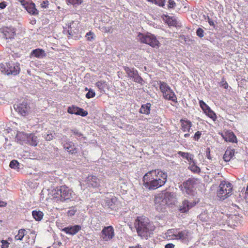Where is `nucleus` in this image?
<instances>
[{"mask_svg": "<svg viewBox=\"0 0 248 248\" xmlns=\"http://www.w3.org/2000/svg\"><path fill=\"white\" fill-rule=\"evenodd\" d=\"M167 178V172L160 169L149 170L143 176V186L149 190H155L163 186Z\"/></svg>", "mask_w": 248, "mask_h": 248, "instance_id": "obj_1", "label": "nucleus"}, {"mask_svg": "<svg viewBox=\"0 0 248 248\" xmlns=\"http://www.w3.org/2000/svg\"><path fill=\"white\" fill-rule=\"evenodd\" d=\"M134 226L138 236L145 239L153 233L155 229L153 223L149 220L148 217L145 216L137 217L135 220Z\"/></svg>", "mask_w": 248, "mask_h": 248, "instance_id": "obj_2", "label": "nucleus"}, {"mask_svg": "<svg viewBox=\"0 0 248 248\" xmlns=\"http://www.w3.org/2000/svg\"><path fill=\"white\" fill-rule=\"evenodd\" d=\"M74 195L73 191L68 186L62 185L57 186L52 191V200L56 202H64L70 200Z\"/></svg>", "mask_w": 248, "mask_h": 248, "instance_id": "obj_3", "label": "nucleus"}, {"mask_svg": "<svg viewBox=\"0 0 248 248\" xmlns=\"http://www.w3.org/2000/svg\"><path fill=\"white\" fill-rule=\"evenodd\" d=\"M233 191V185L225 180L219 183L217 191V196L219 200L223 201L231 196Z\"/></svg>", "mask_w": 248, "mask_h": 248, "instance_id": "obj_4", "label": "nucleus"}, {"mask_svg": "<svg viewBox=\"0 0 248 248\" xmlns=\"http://www.w3.org/2000/svg\"><path fill=\"white\" fill-rule=\"evenodd\" d=\"M138 39L141 44L148 45L153 48H158L160 46V42L155 36L149 32L145 33L139 32Z\"/></svg>", "mask_w": 248, "mask_h": 248, "instance_id": "obj_5", "label": "nucleus"}, {"mask_svg": "<svg viewBox=\"0 0 248 248\" xmlns=\"http://www.w3.org/2000/svg\"><path fill=\"white\" fill-rule=\"evenodd\" d=\"M0 70L7 75L12 74L16 76L19 73L20 67L12 62H5L0 64Z\"/></svg>", "mask_w": 248, "mask_h": 248, "instance_id": "obj_6", "label": "nucleus"}, {"mask_svg": "<svg viewBox=\"0 0 248 248\" xmlns=\"http://www.w3.org/2000/svg\"><path fill=\"white\" fill-rule=\"evenodd\" d=\"M176 229H170L168 231L170 236L174 237L175 239L179 240L182 242H186L188 240L189 231L187 230L176 232Z\"/></svg>", "mask_w": 248, "mask_h": 248, "instance_id": "obj_7", "label": "nucleus"}, {"mask_svg": "<svg viewBox=\"0 0 248 248\" xmlns=\"http://www.w3.org/2000/svg\"><path fill=\"white\" fill-rule=\"evenodd\" d=\"M115 235L114 228L111 226L104 227L100 232V239L104 242H108L114 238Z\"/></svg>", "mask_w": 248, "mask_h": 248, "instance_id": "obj_8", "label": "nucleus"}, {"mask_svg": "<svg viewBox=\"0 0 248 248\" xmlns=\"http://www.w3.org/2000/svg\"><path fill=\"white\" fill-rule=\"evenodd\" d=\"M86 183L88 186L94 188L100 187V179L95 175H89L86 179Z\"/></svg>", "mask_w": 248, "mask_h": 248, "instance_id": "obj_9", "label": "nucleus"}, {"mask_svg": "<svg viewBox=\"0 0 248 248\" xmlns=\"http://www.w3.org/2000/svg\"><path fill=\"white\" fill-rule=\"evenodd\" d=\"M198 203H199V200L190 202L187 200H184L179 207V211L182 213H186L189 209L194 207Z\"/></svg>", "mask_w": 248, "mask_h": 248, "instance_id": "obj_10", "label": "nucleus"}, {"mask_svg": "<svg viewBox=\"0 0 248 248\" xmlns=\"http://www.w3.org/2000/svg\"><path fill=\"white\" fill-rule=\"evenodd\" d=\"M14 108H15L16 111L18 113L23 116H25L28 114V112L30 110V107L29 106L28 102L25 101L17 105L16 107Z\"/></svg>", "mask_w": 248, "mask_h": 248, "instance_id": "obj_11", "label": "nucleus"}, {"mask_svg": "<svg viewBox=\"0 0 248 248\" xmlns=\"http://www.w3.org/2000/svg\"><path fill=\"white\" fill-rule=\"evenodd\" d=\"M193 186H194V181L191 179H188L184 182L182 191L187 195H191L193 191Z\"/></svg>", "mask_w": 248, "mask_h": 248, "instance_id": "obj_12", "label": "nucleus"}, {"mask_svg": "<svg viewBox=\"0 0 248 248\" xmlns=\"http://www.w3.org/2000/svg\"><path fill=\"white\" fill-rule=\"evenodd\" d=\"M221 136L222 137L224 140L227 142L231 143H237V139L233 132L230 130H227L224 132L223 133L221 134Z\"/></svg>", "mask_w": 248, "mask_h": 248, "instance_id": "obj_13", "label": "nucleus"}, {"mask_svg": "<svg viewBox=\"0 0 248 248\" xmlns=\"http://www.w3.org/2000/svg\"><path fill=\"white\" fill-rule=\"evenodd\" d=\"M2 33L6 39H13L16 36V30L11 27H5L2 28Z\"/></svg>", "mask_w": 248, "mask_h": 248, "instance_id": "obj_14", "label": "nucleus"}, {"mask_svg": "<svg viewBox=\"0 0 248 248\" xmlns=\"http://www.w3.org/2000/svg\"><path fill=\"white\" fill-rule=\"evenodd\" d=\"M20 135L26 137L27 138V141L31 146H36L38 143L37 137L34 134L30 133L29 134H24L23 133H19L17 135V137Z\"/></svg>", "mask_w": 248, "mask_h": 248, "instance_id": "obj_15", "label": "nucleus"}, {"mask_svg": "<svg viewBox=\"0 0 248 248\" xmlns=\"http://www.w3.org/2000/svg\"><path fill=\"white\" fill-rule=\"evenodd\" d=\"M81 227L80 225H76L75 226L65 227L62 229V231L67 234L73 235L80 231Z\"/></svg>", "mask_w": 248, "mask_h": 248, "instance_id": "obj_16", "label": "nucleus"}, {"mask_svg": "<svg viewBox=\"0 0 248 248\" xmlns=\"http://www.w3.org/2000/svg\"><path fill=\"white\" fill-rule=\"evenodd\" d=\"M79 23L78 21H72L69 24L68 32L69 34L73 35L77 34L79 32Z\"/></svg>", "mask_w": 248, "mask_h": 248, "instance_id": "obj_17", "label": "nucleus"}, {"mask_svg": "<svg viewBox=\"0 0 248 248\" xmlns=\"http://www.w3.org/2000/svg\"><path fill=\"white\" fill-rule=\"evenodd\" d=\"M65 151L71 154H75L77 153V148L75 145L72 141H66L63 144Z\"/></svg>", "mask_w": 248, "mask_h": 248, "instance_id": "obj_18", "label": "nucleus"}, {"mask_svg": "<svg viewBox=\"0 0 248 248\" xmlns=\"http://www.w3.org/2000/svg\"><path fill=\"white\" fill-rule=\"evenodd\" d=\"M180 124H181V129L183 132H189L190 128L192 126V124L190 120L186 119H180Z\"/></svg>", "mask_w": 248, "mask_h": 248, "instance_id": "obj_19", "label": "nucleus"}, {"mask_svg": "<svg viewBox=\"0 0 248 248\" xmlns=\"http://www.w3.org/2000/svg\"><path fill=\"white\" fill-rule=\"evenodd\" d=\"M22 5H23L24 8L26 9V11H27L28 13H30V14L36 15L38 13L35 7V4L33 3L22 4Z\"/></svg>", "mask_w": 248, "mask_h": 248, "instance_id": "obj_20", "label": "nucleus"}, {"mask_svg": "<svg viewBox=\"0 0 248 248\" xmlns=\"http://www.w3.org/2000/svg\"><path fill=\"white\" fill-rule=\"evenodd\" d=\"M163 93L164 97L166 99L168 100H171L172 101H175L176 100V97L175 95L174 92L171 90H169L167 91L161 92Z\"/></svg>", "mask_w": 248, "mask_h": 248, "instance_id": "obj_21", "label": "nucleus"}, {"mask_svg": "<svg viewBox=\"0 0 248 248\" xmlns=\"http://www.w3.org/2000/svg\"><path fill=\"white\" fill-rule=\"evenodd\" d=\"M234 150L232 149H227L225 151V154L223 155V160L226 162H229L230 160L233 157Z\"/></svg>", "mask_w": 248, "mask_h": 248, "instance_id": "obj_22", "label": "nucleus"}, {"mask_svg": "<svg viewBox=\"0 0 248 248\" xmlns=\"http://www.w3.org/2000/svg\"><path fill=\"white\" fill-rule=\"evenodd\" d=\"M177 154L178 155H180V156L186 159V160H187L188 162L193 163V161L195 160L193 159V155L188 152L178 151Z\"/></svg>", "mask_w": 248, "mask_h": 248, "instance_id": "obj_23", "label": "nucleus"}, {"mask_svg": "<svg viewBox=\"0 0 248 248\" xmlns=\"http://www.w3.org/2000/svg\"><path fill=\"white\" fill-rule=\"evenodd\" d=\"M31 55L37 58H43L46 56V54L42 49L37 48L32 50Z\"/></svg>", "mask_w": 248, "mask_h": 248, "instance_id": "obj_24", "label": "nucleus"}, {"mask_svg": "<svg viewBox=\"0 0 248 248\" xmlns=\"http://www.w3.org/2000/svg\"><path fill=\"white\" fill-rule=\"evenodd\" d=\"M150 107H151V104L150 103L141 105V108L140 109V113L145 115H149L150 113Z\"/></svg>", "mask_w": 248, "mask_h": 248, "instance_id": "obj_25", "label": "nucleus"}, {"mask_svg": "<svg viewBox=\"0 0 248 248\" xmlns=\"http://www.w3.org/2000/svg\"><path fill=\"white\" fill-rule=\"evenodd\" d=\"M189 166L188 169L194 173H200L201 169L200 168L195 165V160L194 163L188 162Z\"/></svg>", "mask_w": 248, "mask_h": 248, "instance_id": "obj_26", "label": "nucleus"}, {"mask_svg": "<svg viewBox=\"0 0 248 248\" xmlns=\"http://www.w3.org/2000/svg\"><path fill=\"white\" fill-rule=\"evenodd\" d=\"M173 199V194L170 192H167L164 194L163 202L166 204H169Z\"/></svg>", "mask_w": 248, "mask_h": 248, "instance_id": "obj_27", "label": "nucleus"}, {"mask_svg": "<svg viewBox=\"0 0 248 248\" xmlns=\"http://www.w3.org/2000/svg\"><path fill=\"white\" fill-rule=\"evenodd\" d=\"M32 215L34 219L39 221L42 219L43 213L40 211L33 210L32 212Z\"/></svg>", "mask_w": 248, "mask_h": 248, "instance_id": "obj_28", "label": "nucleus"}, {"mask_svg": "<svg viewBox=\"0 0 248 248\" xmlns=\"http://www.w3.org/2000/svg\"><path fill=\"white\" fill-rule=\"evenodd\" d=\"M204 112L206 115L209 117V118L211 119L214 121H216L217 119V115L215 114L212 109H208L207 110L204 111Z\"/></svg>", "mask_w": 248, "mask_h": 248, "instance_id": "obj_29", "label": "nucleus"}, {"mask_svg": "<svg viewBox=\"0 0 248 248\" xmlns=\"http://www.w3.org/2000/svg\"><path fill=\"white\" fill-rule=\"evenodd\" d=\"M124 69L125 72H126V74L128 75L129 78L133 77L136 76H138L139 75L137 73V71H135L133 69H130L127 67H124Z\"/></svg>", "mask_w": 248, "mask_h": 248, "instance_id": "obj_30", "label": "nucleus"}, {"mask_svg": "<svg viewBox=\"0 0 248 248\" xmlns=\"http://www.w3.org/2000/svg\"><path fill=\"white\" fill-rule=\"evenodd\" d=\"M26 234V230L24 229H20L18 231V233L15 236L16 240H21Z\"/></svg>", "mask_w": 248, "mask_h": 248, "instance_id": "obj_31", "label": "nucleus"}, {"mask_svg": "<svg viewBox=\"0 0 248 248\" xmlns=\"http://www.w3.org/2000/svg\"><path fill=\"white\" fill-rule=\"evenodd\" d=\"M159 85L160 90H161V92L171 90L170 86H169L165 82L159 81Z\"/></svg>", "mask_w": 248, "mask_h": 248, "instance_id": "obj_32", "label": "nucleus"}, {"mask_svg": "<svg viewBox=\"0 0 248 248\" xmlns=\"http://www.w3.org/2000/svg\"><path fill=\"white\" fill-rule=\"evenodd\" d=\"M95 85L100 91H104L105 88L107 87V85L106 81H100L96 82Z\"/></svg>", "mask_w": 248, "mask_h": 248, "instance_id": "obj_33", "label": "nucleus"}, {"mask_svg": "<svg viewBox=\"0 0 248 248\" xmlns=\"http://www.w3.org/2000/svg\"><path fill=\"white\" fill-rule=\"evenodd\" d=\"M166 22L169 26L176 27L177 25V21L173 17H168L167 20H166Z\"/></svg>", "mask_w": 248, "mask_h": 248, "instance_id": "obj_34", "label": "nucleus"}, {"mask_svg": "<svg viewBox=\"0 0 248 248\" xmlns=\"http://www.w3.org/2000/svg\"><path fill=\"white\" fill-rule=\"evenodd\" d=\"M80 108H79L78 107H76L75 106L73 105L72 106L69 107L68 108H67V112L71 114H75L76 112Z\"/></svg>", "mask_w": 248, "mask_h": 248, "instance_id": "obj_35", "label": "nucleus"}, {"mask_svg": "<svg viewBox=\"0 0 248 248\" xmlns=\"http://www.w3.org/2000/svg\"><path fill=\"white\" fill-rule=\"evenodd\" d=\"M149 2L154 3L160 7H164L165 5V0H151Z\"/></svg>", "mask_w": 248, "mask_h": 248, "instance_id": "obj_36", "label": "nucleus"}, {"mask_svg": "<svg viewBox=\"0 0 248 248\" xmlns=\"http://www.w3.org/2000/svg\"><path fill=\"white\" fill-rule=\"evenodd\" d=\"M85 37L87 38V41H92L95 38V35H94V32L90 31L86 34Z\"/></svg>", "mask_w": 248, "mask_h": 248, "instance_id": "obj_37", "label": "nucleus"}, {"mask_svg": "<svg viewBox=\"0 0 248 248\" xmlns=\"http://www.w3.org/2000/svg\"><path fill=\"white\" fill-rule=\"evenodd\" d=\"M200 105L201 108H202L203 111L207 110H210L211 109V108H209V107L205 103V102L202 100L200 101Z\"/></svg>", "mask_w": 248, "mask_h": 248, "instance_id": "obj_38", "label": "nucleus"}, {"mask_svg": "<svg viewBox=\"0 0 248 248\" xmlns=\"http://www.w3.org/2000/svg\"><path fill=\"white\" fill-rule=\"evenodd\" d=\"M75 115H79L83 117H85L87 116L88 115V111L86 110H85L84 109L81 108L78 110V111H77L76 112Z\"/></svg>", "mask_w": 248, "mask_h": 248, "instance_id": "obj_39", "label": "nucleus"}, {"mask_svg": "<svg viewBox=\"0 0 248 248\" xmlns=\"http://www.w3.org/2000/svg\"><path fill=\"white\" fill-rule=\"evenodd\" d=\"M67 2L71 5L77 6L81 5L82 3V0H66Z\"/></svg>", "mask_w": 248, "mask_h": 248, "instance_id": "obj_40", "label": "nucleus"}, {"mask_svg": "<svg viewBox=\"0 0 248 248\" xmlns=\"http://www.w3.org/2000/svg\"><path fill=\"white\" fill-rule=\"evenodd\" d=\"M176 7V3L173 0H168L167 8L168 9H174Z\"/></svg>", "mask_w": 248, "mask_h": 248, "instance_id": "obj_41", "label": "nucleus"}, {"mask_svg": "<svg viewBox=\"0 0 248 248\" xmlns=\"http://www.w3.org/2000/svg\"><path fill=\"white\" fill-rule=\"evenodd\" d=\"M19 164L18 163V161L16 160H13L10 163L9 167L12 169H16L18 168V166Z\"/></svg>", "mask_w": 248, "mask_h": 248, "instance_id": "obj_42", "label": "nucleus"}, {"mask_svg": "<svg viewBox=\"0 0 248 248\" xmlns=\"http://www.w3.org/2000/svg\"><path fill=\"white\" fill-rule=\"evenodd\" d=\"M116 201V198H112L110 199H108V201H107V203H108V207H109L110 208H112V205Z\"/></svg>", "mask_w": 248, "mask_h": 248, "instance_id": "obj_43", "label": "nucleus"}, {"mask_svg": "<svg viewBox=\"0 0 248 248\" xmlns=\"http://www.w3.org/2000/svg\"><path fill=\"white\" fill-rule=\"evenodd\" d=\"M130 78L133 79L134 82H137L138 83H141V82L143 81V79H142V78L139 75H137L135 77H131Z\"/></svg>", "mask_w": 248, "mask_h": 248, "instance_id": "obj_44", "label": "nucleus"}, {"mask_svg": "<svg viewBox=\"0 0 248 248\" xmlns=\"http://www.w3.org/2000/svg\"><path fill=\"white\" fill-rule=\"evenodd\" d=\"M202 135L201 132L197 131L195 133L194 136H193V140L195 141H198V140L201 138Z\"/></svg>", "mask_w": 248, "mask_h": 248, "instance_id": "obj_45", "label": "nucleus"}, {"mask_svg": "<svg viewBox=\"0 0 248 248\" xmlns=\"http://www.w3.org/2000/svg\"><path fill=\"white\" fill-rule=\"evenodd\" d=\"M95 96V93L93 92V91L90 90L88 91L87 94H86V97L88 99H90L92 97H94Z\"/></svg>", "mask_w": 248, "mask_h": 248, "instance_id": "obj_46", "label": "nucleus"}, {"mask_svg": "<svg viewBox=\"0 0 248 248\" xmlns=\"http://www.w3.org/2000/svg\"><path fill=\"white\" fill-rule=\"evenodd\" d=\"M196 34L197 35H198V37L202 38L203 36V31L201 28H199L198 30H197L196 31Z\"/></svg>", "mask_w": 248, "mask_h": 248, "instance_id": "obj_47", "label": "nucleus"}, {"mask_svg": "<svg viewBox=\"0 0 248 248\" xmlns=\"http://www.w3.org/2000/svg\"><path fill=\"white\" fill-rule=\"evenodd\" d=\"M1 248H8V246L9 245V243L6 240H2L1 241Z\"/></svg>", "mask_w": 248, "mask_h": 248, "instance_id": "obj_48", "label": "nucleus"}, {"mask_svg": "<svg viewBox=\"0 0 248 248\" xmlns=\"http://www.w3.org/2000/svg\"><path fill=\"white\" fill-rule=\"evenodd\" d=\"M220 86L225 88V89H227L228 88V83L225 81L224 79L221 81Z\"/></svg>", "mask_w": 248, "mask_h": 248, "instance_id": "obj_49", "label": "nucleus"}, {"mask_svg": "<svg viewBox=\"0 0 248 248\" xmlns=\"http://www.w3.org/2000/svg\"><path fill=\"white\" fill-rule=\"evenodd\" d=\"M71 132L74 134L75 135H77L78 137H80L82 136V134L80 133V132L78 129H73L71 130Z\"/></svg>", "mask_w": 248, "mask_h": 248, "instance_id": "obj_50", "label": "nucleus"}, {"mask_svg": "<svg viewBox=\"0 0 248 248\" xmlns=\"http://www.w3.org/2000/svg\"><path fill=\"white\" fill-rule=\"evenodd\" d=\"M48 5V1H43L42 3H41V7L42 8H46Z\"/></svg>", "mask_w": 248, "mask_h": 248, "instance_id": "obj_51", "label": "nucleus"}, {"mask_svg": "<svg viewBox=\"0 0 248 248\" xmlns=\"http://www.w3.org/2000/svg\"><path fill=\"white\" fill-rule=\"evenodd\" d=\"M76 212V210H75L74 209H71V210L68 211V212H67V215H68L69 216L72 217L75 214Z\"/></svg>", "mask_w": 248, "mask_h": 248, "instance_id": "obj_52", "label": "nucleus"}, {"mask_svg": "<svg viewBox=\"0 0 248 248\" xmlns=\"http://www.w3.org/2000/svg\"><path fill=\"white\" fill-rule=\"evenodd\" d=\"M53 135L52 133L48 134L46 136V139L47 140H53Z\"/></svg>", "mask_w": 248, "mask_h": 248, "instance_id": "obj_53", "label": "nucleus"}, {"mask_svg": "<svg viewBox=\"0 0 248 248\" xmlns=\"http://www.w3.org/2000/svg\"><path fill=\"white\" fill-rule=\"evenodd\" d=\"M6 6V2L3 1L0 3V9H4L5 8Z\"/></svg>", "mask_w": 248, "mask_h": 248, "instance_id": "obj_54", "label": "nucleus"}, {"mask_svg": "<svg viewBox=\"0 0 248 248\" xmlns=\"http://www.w3.org/2000/svg\"><path fill=\"white\" fill-rule=\"evenodd\" d=\"M174 245L172 243H169L165 246V248H174Z\"/></svg>", "mask_w": 248, "mask_h": 248, "instance_id": "obj_55", "label": "nucleus"}, {"mask_svg": "<svg viewBox=\"0 0 248 248\" xmlns=\"http://www.w3.org/2000/svg\"><path fill=\"white\" fill-rule=\"evenodd\" d=\"M6 205V202L0 200V207H3Z\"/></svg>", "mask_w": 248, "mask_h": 248, "instance_id": "obj_56", "label": "nucleus"}, {"mask_svg": "<svg viewBox=\"0 0 248 248\" xmlns=\"http://www.w3.org/2000/svg\"><path fill=\"white\" fill-rule=\"evenodd\" d=\"M208 23L209 25L215 27V23H214V21L212 20L209 19Z\"/></svg>", "mask_w": 248, "mask_h": 248, "instance_id": "obj_57", "label": "nucleus"}, {"mask_svg": "<svg viewBox=\"0 0 248 248\" xmlns=\"http://www.w3.org/2000/svg\"><path fill=\"white\" fill-rule=\"evenodd\" d=\"M129 248H142L141 246L140 245H135V246H130Z\"/></svg>", "mask_w": 248, "mask_h": 248, "instance_id": "obj_58", "label": "nucleus"}, {"mask_svg": "<svg viewBox=\"0 0 248 248\" xmlns=\"http://www.w3.org/2000/svg\"><path fill=\"white\" fill-rule=\"evenodd\" d=\"M245 194L246 195H247V196H248V183L247 186H246Z\"/></svg>", "mask_w": 248, "mask_h": 248, "instance_id": "obj_59", "label": "nucleus"}, {"mask_svg": "<svg viewBox=\"0 0 248 248\" xmlns=\"http://www.w3.org/2000/svg\"><path fill=\"white\" fill-rule=\"evenodd\" d=\"M20 3H21V4L22 5V4H25V3H28L26 1H25L24 0H23L22 1H20Z\"/></svg>", "mask_w": 248, "mask_h": 248, "instance_id": "obj_60", "label": "nucleus"}, {"mask_svg": "<svg viewBox=\"0 0 248 248\" xmlns=\"http://www.w3.org/2000/svg\"><path fill=\"white\" fill-rule=\"evenodd\" d=\"M189 137V134L188 133H186L184 134V137L186 138Z\"/></svg>", "mask_w": 248, "mask_h": 248, "instance_id": "obj_61", "label": "nucleus"}, {"mask_svg": "<svg viewBox=\"0 0 248 248\" xmlns=\"http://www.w3.org/2000/svg\"><path fill=\"white\" fill-rule=\"evenodd\" d=\"M158 199H161V198L160 196H159V197H156L155 198V201H157V200H158Z\"/></svg>", "mask_w": 248, "mask_h": 248, "instance_id": "obj_62", "label": "nucleus"}, {"mask_svg": "<svg viewBox=\"0 0 248 248\" xmlns=\"http://www.w3.org/2000/svg\"><path fill=\"white\" fill-rule=\"evenodd\" d=\"M8 240L11 241L12 240V239L11 238H8Z\"/></svg>", "mask_w": 248, "mask_h": 248, "instance_id": "obj_63", "label": "nucleus"}, {"mask_svg": "<svg viewBox=\"0 0 248 248\" xmlns=\"http://www.w3.org/2000/svg\"><path fill=\"white\" fill-rule=\"evenodd\" d=\"M207 158H210V157H209V154L207 155Z\"/></svg>", "mask_w": 248, "mask_h": 248, "instance_id": "obj_64", "label": "nucleus"}]
</instances>
